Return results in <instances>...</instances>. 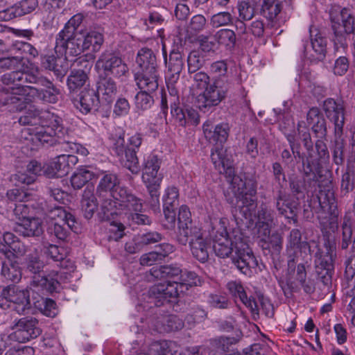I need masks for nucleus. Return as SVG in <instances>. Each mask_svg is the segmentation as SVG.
<instances>
[{
	"instance_id": "nucleus-2",
	"label": "nucleus",
	"mask_w": 355,
	"mask_h": 355,
	"mask_svg": "<svg viewBox=\"0 0 355 355\" xmlns=\"http://www.w3.org/2000/svg\"><path fill=\"white\" fill-rule=\"evenodd\" d=\"M37 75L24 73L14 69L3 74L1 80L4 85H15V87L5 88L0 94V106H5L10 112L21 111L26 107L27 97L25 83H33Z\"/></svg>"
},
{
	"instance_id": "nucleus-42",
	"label": "nucleus",
	"mask_w": 355,
	"mask_h": 355,
	"mask_svg": "<svg viewBox=\"0 0 355 355\" xmlns=\"http://www.w3.org/2000/svg\"><path fill=\"white\" fill-rule=\"evenodd\" d=\"M160 163L161 162L157 155H151L148 157L142 175L144 182H151L157 178H162L161 176L157 175Z\"/></svg>"
},
{
	"instance_id": "nucleus-28",
	"label": "nucleus",
	"mask_w": 355,
	"mask_h": 355,
	"mask_svg": "<svg viewBox=\"0 0 355 355\" xmlns=\"http://www.w3.org/2000/svg\"><path fill=\"white\" fill-rule=\"evenodd\" d=\"M15 231L24 236H39L43 232L41 220L37 218H28L18 222Z\"/></svg>"
},
{
	"instance_id": "nucleus-44",
	"label": "nucleus",
	"mask_w": 355,
	"mask_h": 355,
	"mask_svg": "<svg viewBox=\"0 0 355 355\" xmlns=\"http://www.w3.org/2000/svg\"><path fill=\"white\" fill-rule=\"evenodd\" d=\"M282 10L281 3L278 0H263L260 13L270 21H274Z\"/></svg>"
},
{
	"instance_id": "nucleus-10",
	"label": "nucleus",
	"mask_w": 355,
	"mask_h": 355,
	"mask_svg": "<svg viewBox=\"0 0 355 355\" xmlns=\"http://www.w3.org/2000/svg\"><path fill=\"white\" fill-rule=\"evenodd\" d=\"M230 85L224 77L215 79L213 84L198 95V107L200 110L206 112L207 109L218 105L226 97Z\"/></svg>"
},
{
	"instance_id": "nucleus-64",
	"label": "nucleus",
	"mask_w": 355,
	"mask_h": 355,
	"mask_svg": "<svg viewBox=\"0 0 355 355\" xmlns=\"http://www.w3.org/2000/svg\"><path fill=\"white\" fill-rule=\"evenodd\" d=\"M49 233L54 236L57 239L66 241L70 232L69 228L65 226V223H55L49 228Z\"/></svg>"
},
{
	"instance_id": "nucleus-60",
	"label": "nucleus",
	"mask_w": 355,
	"mask_h": 355,
	"mask_svg": "<svg viewBox=\"0 0 355 355\" xmlns=\"http://www.w3.org/2000/svg\"><path fill=\"white\" fill-rule=\"evenodd\" d=\"M42 303L39 300L33 302V304L43 311L48 317L53 318L57 314L56 304L55 301L49 298H41Z\"/></svg>"
},
{
	"instance_id": "nucleus-58",
	"label": "nucleus",
	"mask_w": 355,
	"mask_h": 355,
	"mask_svg": "<svg viewBox=\"0 0 355 355\" xmlns=\"http://www.w3.org/2000/svg\"><path fill=\"white\" fill-rule=\"evenodd\" d=\"M24 64V58L22 55L0 58V68L3 69H17Z\"/></svg>"
},
{
	"instance_id": "nucleus-23",
	"label": "nucleus",
	"mask_w": 355,
	"mask_h": 355,
	"mask_svg": "<svg viewBox=\"0 0 355 355\" xmlns=\"http://www.w3.org/2000/svg\"><path fill=\"white\" fill-rule=\"evenodd\" d=\"M29 99L27 98L26 103H28ZM24 114L19 116V123L22 125H42L48 120L55 118V115L48 111H40L34 106L30 105L28 108L26 107Z\"/></svg>"
},
{
	"instance_id": "nucleus-3",
	"label": "nucleus",
	"mask_w": 355,
	"mask_h": 355,
	"mask_svg": "<svg viewBox=\"0 0 355 355\" xmlns=\"http://www.w3.org/2000/svg\"><path fill=\"white\" fill-rule=\"evenodd\" d=\"M197 278L198 275L194 272H182L178 281H168L153 286L149 290V295L155 300L157 306L175 302L189 288L196 285Z\"/></svg>"
},
{
	"instance_id": "nucleus-20",
	"label": "nucleus",
	"mask_w": 355,
	"mask_h": 355,
	"mask_svg": "<svg viewBox=\"0 0 355 355\" xmlns=\"http://www.w3.org/2000/svg\"><path fill=\"white\" fill-rule=\"evenodd\" d=\"M113 198L116 200L119 210L123 211V214L143 210L142 200L125 187L119 188L116 191H114Z\"/></svg>"
},
{
	"instance_id": "nucleus-45",
	"label": "nucleus",
	"mask_w": 355,
	"mask_h": 355,
	"mask_svg": "<svg viewBox=\"0 0 355 355\" xmlns=\"http://www.w3.org/2000/svg\"><path fill=\"white\" fill-rule=\"evenodd\" d=\"M40 205L44 215L46 218L50 220L61 218L62 220L64 216H67V211L60 204L44 201Z\"/></svg>"
},
{
	"instance_id": "nucleus-13",
	"label": "nucleus",
	"mask_w": 355,
	"mask_h": 355,
	"mask_svg": "<svg viewBox=\"0 0 355 355\" xmlns=\"http://www.w3.org/2000/svg\"><path fill=\"white\" fill-rule=\"evenodd\" d=\"M81 32H60L55 39V51L58 55L66 58L77 56L84 51Z\"/></svg>"
},
{
	"instance_id": "nucleus-50",
	"label": "nucleus",
	"mask_w": 355,
	"mask_h": 355,
	"mask_svg": "<svg viewBox=\"0 0 355 355\" xmlns=\"http://www.w3.org/2000/svg\"><path fill=\"white\" fill-rule=\"evenodd\" d=\"M282 237L278 233H273L270 236L261 239L262 248L264 250H268L272 254H278L282 248Z\"/></svg>"
},
{
	"instance_id": "nucleus-37",
	"label": "nucleus",
	"mask_w": 355,
	"mask_h": 355,
	"mask_svg": "<svg viewBox=\"0 0 355 355\" xmlns=\"http://www.w3.org/2000/svg\"><path fill=\"white\" fill-rule=\"evenodd\" d=\"M204 233L202 230L193 224L178 227L177 241L182 245L187 243L191 244V241L198 239Z\"/></svg>"
},
{
	"instance_id": "nucleus-38",
	"label": "nucleus",
	"mask_w": 355,
	"mask_h": 355,
	"mask_svg": "<svg viewBox=\"0 0 355 355\" xmlns=\"http://www.w3.org/2000/svg\"><path fill=\"white\" fill-rule=\"evenodd\" d=\"M226 150L223 145H215L211 150V159L215 168L220 173L231 171V162L225 155Z\"/></svg>"
},
{
	"instance_id": "nucleus-7",
	"label": "nucleus",
	"mask_w": 355,
	"mask_h": 355,
	"mask_svg": "<svg viewBox=\"0 0 355 355\" xmlns=\"http://www.w3.org/2000/svg\"><path fill=\"white\" fill-rule=\"evenodd\" d=\"M40 128H37L35 132L31 133L33 137L31 139L42 146H51L58 144L61 150L70 153L78 149L77 144L69 141H58L60 135H62V127L60 123L59 118L55 116V118L48 120L41 125Z\"/></svg>"
},
{
	"instance_id": "nucleus-9",
	"label": "nucleus",
	"mask_w": 355,
	"mask_h": 355,
	"mask_svg": "<svg viewBox=\"0 0 355 355\" xmlns=\"http://www.w3.org/2000/svg\"><path fill=\"white\" fill-rule=\"evenodd\" d=\"M230 85L224 77L215 79L213 84L198 95V107L200 110L206 112L207 109L218 105L226 97Z\"/></svg>"
},
{
	"instance_id": "nucleus-26",
	"label": "nucleus",
	"mask_w": 355,
	"mask_h": 355,
	"mask_svg": "<svg viewBox=\"0 0 355 355\" xmlns=\"http://www.w3.org/2000/svg\"><path fill=\"white\" fill-rule=\"evenodd\" d=\"M203 132L205 138L210 143L223 145L228 138L230 127L227 123H223L213 128L211 124L206 123L203 125Z\"/></svg>"
},
{
	"instance_id": "nucleus-39",
	"label": "nucleus",
	"mask_w": 355,
	"mask_h": 355,
	"mask_svg": "<svg viewBox=\"0 0 355 355\" xmlns=\"http://www.w3.org/2000/svg\"><path fill=\"white\" fill-rule=\"evenodd\" d=\"M81 39L85 51L92 47L93 51L97 52L104 42L103 33L95 30L81 32Z\"/></svg>"
},
{
	"instance_id": "nucleus-16",
	"label": "nucleus",
	"mask_w": 355,
	"mask_h": 355,
	"mask_svg": "<svg viewBox=\"0 0 355 355\" xmlns=\"http://www.w3.org/2000/svg\"><path fill=\"white\" fill-rule=\"evenodd\" d=\"M75 63L83 68L72 69L67 78V85L71 98L86 85L89 79L88 73L92 67V62L83 58L76 60Z\"/></svg>"
},
{
	"instance_id": "nucleus-61",
	"label": "nucleus",
	"mask_w": 355,
	"mask_h": 355,
	"mask_svg": "<svg viewBox=\"0 0 355 355\" xmlns=\"http://www.w3.org/2000/svg\"><path fill=\"white\" fill-rule=\"evenodd\" d=\"M342 241L341 247L343 249H347L349 244L354 241L352 237V229L351 219L345 216L342 224Z\"/></svg>"
},
{
	"instance_id": "nucleus-14",
	"label": "nucleus",
	"mask_w": 355,
	"mask_h": 355,
	"mask_svg": "<svg viewBox=\"0 0 355 355\" xmlns=\"http://www.w3.org/2000/svg\"><path fill=\"white\" fill-rule=\"evenodd\" d=\"M227 201L232 205V213L235 220L243 221V219L254 220L257 203L253 195H241L231 197L228 193L225 195Z\"/></svg>"
},
{
	"instance_id": "nucleus-25",
	"label": "nucleus",
	"mask_w": 355,
	"mask_h": 355,
	"mask_svg": "<svg viewBox=\"0 0 355 355\" xmlns=\"http://www.w3.org/2000/svg\"><path fill=\"white\" fill-rule=\"evenodd\" d=\"M96 87L103 102L107 105L113 102L117 94V85L112 77L99 75Z\"/></svg>"
},
{
	"instance_id": "nucleus-35",
	"label": "nucleus",
	"mask_w": 355,
	"mask_h": 355,
	"mask_svg": "<svg viewBox=\"0 0 355 355\" xmlns=\"http://www.w3.org/2000/svg\"><path fill=\"white\" fill-rule=\"evenodd\" d=\"M44 254L55 261L60 262V266L69 271L74 270V265L69 259H66L67 252L64 248L50 244L44 248Z\"/></svg>"
},
{
	"instance_id": "nucleus-41",
	"label": "nucleus",
	"mask_w": 355,
	"mask_h": 355,
	"mask_svg": "<svg viewBox=\"0 0 355 355\" xmlns=\"http://www.w3.org/2000/svg\"><path fill=\"white\" fill-rule=\"evenodd\" d=\"M311 47L313 53L310 55L311 58L314 60H322L327 53V39L321 33H316L313 36V31L311 30Z\"/></svg>"
},
{
	"instance_id": "nucleus-29",
	"label": "nucleus",
	"mask_w": 355,
	"mask_h": 355,
	"mask_svg": "<svg viewBox=\"0 0 355 355\" xmlns=\"http://www.w3.org/2000/svg\"><path fill=\"white\" fill-rule=\"evenodd\" d=\"M168 64L169 84L177 83L184 67L182 54L178 49H173L170 54Z\"/></svg>"
},
{
	"instance_id": "nucleus-27",
	"label": "nucleus",
	"mask_w": 355,
	"mask_h": 355,
	"mask_svg": "<svg viewBox=\"0 0 355 355\" xmlns=\"http://www.w3.org/2000/svg\"><path fill=\"white\" fill-rule=\"evenodd\" d=\"M230 191H227L225 195L228 193L231 197H236L241 195H254L256 193L255 182L250 179H243L241 177L234 175L232 180Z\"/></svg>"
},
{
	"instance_id": "nucleus-48",
	"label": "nucleus",
	"mask_w": 355,
	"mask_h": 355,
	"mask_svg": "<svg viewBox=\"0 0 355 355\" xmlns=\"http://www.w3.org/2000/svg\"><path fill=\"white\" fill-rule=\"evenodd\" d=\"M123 220L129 226L150 225L152 223L150 218L140 211L125 212Z\"/></svg>"
},
{
	"instance_id": "nucleus-52",
	"label": "nucleus",
	"mask_w": 355,
	"mask_h": 355,
	"mask_svg": "<svg viewBox=\"0 0 355 355\" xmlns=\"http://www.w3.org/2000/svg\"><path fill=\"white\" fill-rule=\"evenodd\" d=\"M37 6V0H21L12 6V10L18 17L32 12Z\"/></svg>"
},
{
	"instance_id": "nucleus-47",
	"label": "nucleus",
	"mask_w": 355,
	"mask_h": 355,
	"mask_svg": "<svg viewBox=\"0 0 355 355\" xmlns=\"http://www.w3.org/2000/svg\"><path fill=\"white\" fill-rule=\"evenodd\" d=\"M1 275L7 280L17 283L21 278V272L18 263L10 261L2 264Z\"/></svg>"
},
{
	"instance_id": "nucleus-51",
	"label": "nucleus",
	"mask_w": 355,
	"mask_h": 355,
	"mask_svg": "<svg viewBox=\"0 0 355 355\" xmlns=\"http://www.w3.org/2000/svg\"><path fill=\"white\" fill-rule=\"evenodd\" d=\"M187 71L189 74L194 73L200 69L205 63L204 57L198 51H191L187 59Z\"/></svg>"
},
{
	"instance_id": "nucleus-30",
	"label": "nucleus",
	"mask_w": 355,
	"mask_h": 355,
	"mask_svg": "<svg viewBox=\"0 0 355 355\" xmlns=\"http://www.w3.org/2000/svg\"><path fill=\"white\" fill-rule=\"evenodd\" d=\"M276 208L279 214L289 220V222L297 223L296 206L289 201L287 195L282 191L277 193Z\"/></svg>"
},
{
	"instance_id": "nucleus-1",
	"label": "nucleus",
	"mask_w": 355,
	"mask_h": 355,
	"mask_svg": "<svg viewBox=\"0 0 355 355\" xmlns=\"http://www.w3.org/2000/svg\"><path fill=\"white\" fill-rule=\"evenodd\" d=\"M213 250L221 258L231 254L234 265L245 275L258 266L257 259L239 230H234L231 233L227 232L225 228L217 230L214 238Z\"/></svg>"
},
{
	"instance_id": "nucleus-55",
	"label": "nucleus",
	"mask_w": 355,
	"mask_h": 355,
	"mask_svg": "<svg viewBox=\"0 0 355 355\" xmlns=\"http://www.w3.org/2000/svg\"><path fill=\"white\" fill-rule=\"evenodd\" d=\"M106 196L101 206L103 218L106 220H110L113 216L117 215L119 214L118 211H120L116 200Z\"/></svg>"
},
{
	"instance_id": "nucleus-56",
	"label": "nucleus",
	"mask_w": 355,
	"mask_h": 355,
	"mask_svg": "<svg viewBox=\"0 0 355 355\" xmlns=\"http://www.w3.org/2000/svg\"><path fill=\"white\" fill-rule=\"evenodd\" d=\"M151 92L147 89H141L137 93L135 96V105L137 109L146 110L151 107L154 102L153 96L149 94Z\"/></svg>"
},
{
	"instance_id": "nucleus-32",
	"label": "nucleus",
	"mask_w": 355,
	"mask_h": 355,
	"mask_svg": "<svg viewBox=\"0 0 355 355\" xmlns=\"http://www.w3.org/2000/svg\"><path fill=\"white\" fill-rule=\"evenodd\" d=\"M119 180L116 175L113 173L105 174L100 180L96 189V194L99 197L109 196L113 198L114 191H116L119 187Z\"/></svg>"
},
{
	"instance_id": "nucleus-63",
	"label": "nucleus",
	"mask_w": 355,
	"mask_h": 355,
	"mask_svg": "<svg viewBox=\"0 0 355 355\" xmlns=\"http://www.w3.org/2000/svg\"><path fill=\"white\" fill-rule=\"evenodd\" d=\"M297 130L300 138L307 150L309 157L313 158V145L309 130L305 127H302V123H300Z\"/></svg>"
},
{
	"instance_id": "nucleus-6",
	"label": "nucleus",
	"mask_w": 355,
	"mask_h": 355,
	"mask_svg": "<svg viewBox=\"0 0 355 355\" xmlns=\"http://www.w3.org/2000/svg\"><path fill=\"white\" fill-rule=\"evenodd\" d=\"M141 142L142 138L139 134L132 135L126 141L123 136L120 135L114 140L112 147L121 164L134 174H137L140 171L137 151Z\"/></svg>"
},
{
	"instance_id": "nucleus-12",
	"label": "nucleus",
	"mask_w": 355,
	"mask_h": 355,
	"mask_svg": "<svg viewBox=\"0 0 355 355\" xmlns=\"http://www.w3.org/2000/svg\"><path fill=\"white\" fill-rule=\"evenodd\" d=\"M11 304L18 306L15 307L17 312H24L26 309H30L33 302L30 299L28 289H20L15 286H8L0 288V306L2 309H8Z\"/></svg>"
},
{
	"instance_id": "nucleus-62",
	"label": "nucleus",
	"mask_w": 355,
	"mask_h": 355,
	"mask_svg": "<svg viewBox=\"0 0 355 355\" xmlns=\"http://www.w3.org/2000/svg\"><path fill=\"white\" fill-rule=\"evenodd\" d=\"M179 191L175 187H169L166 189L163 196V207L177 208L179 205Z\"/></svg>"
},
{
	"instance_id": "nucleus-21",
	"label": "nucleus",
	"mask_w": 355,
	"mask_h": 355,
	"mask_svg": "<svg viewBox=\"0 0 355 355\" xmlns=\"http://www.w3.org/2000/svg\"><path fill=\"white\" fill-rule=\"evenodd\" d=\"M99 96L94 89L85 87L80 92L78 98L73 96L71 99L80 112L87 114L92 111L98 110L101 105Z\"/></svg>"
},
{
	"instance_id": "nucleus-19",
	"label": "nucleus",
	"mask_w": 355,
	"mask_h": 355,
	"mask_svg": "<svg viewBox=\"0 0 355 355\" xmlns=\"http://www.w3.org/2000/svg\"><path fill=\"white\" fill-rule=\"evenodd\" d=\"M317 198L321 209L329 214V227L334 231L338 227V211L334 191L329 188L320 190Z\"/></svg>"
},
{
	"instance_id": "nucleus-24",
	"label": "nucleus",
	"mask_w": 355,
	"mask_h": 355,
	"mask_svg": "<svg viewBox=\"0 0 355 355\" xmlns=\"http://www.w3.org/2000/svg\"><path fill=\"white\" fill-rule=\"evenodd\" d=\"M306 121L316 137L326 139L327 121L318 108L312 107L309 110L306 114Z\"/></svg>"
},
{
	"instance_id": "nucleus-31",
	"label": "nucleus",
	"mask_w": 355,
	"mask_h": 355,
	"mask_svg": "<svg viewBox=\"0 0 355 355\" xmlns=\"http://www.w3.org/2000/svg\"><path fill=\"white\" fill-rule=\"evenodd\" d=\"M94 192V186L87 184L83 193L81 210L86 219L92 218L97 210L98 202Z\"/></svg>"
},
{
	"instance_id": "nucleus-57",
	"label": "nucleus",
	"mask_w": 355,
	"mask_h": 355,
	"mask_svg": "<svg viewBox=\"0 0 355 355\" xmlns=\"http://www.w3.org/2000/svg\"><path fill=\"white\" fill-rule=\"evenodd\" d=\"M173 344L166 340L153 342L149 346L148 355H168Z\"/></svg>"
},
{
	"instance_id": "nucleus-36",
	"label": "nucleus",
	"mask_w": 355,
	"mask_h": 355,
	"mask_svg": "<svg viewBox=\"0 0 355 355\" xmlns=\"http://www.w3.org/2000/svg\"><path fill=\"white\" fill-rule=\"evenodd\" d=\"M193 257L201 263L206 262L209 259L210 243L204 234L189 244Z\"/></svg>"
},
{
	"instance_id": "nucleus-4",
	"label": "nucleus",
	"mask_w": 355,
	"mask_h": 355,
	"mask_svg": "<svg viewBox=\"0 0 355 355\" xmlns=\"http://www.w3.org/2000/svg\"><path fill=\"white\" fill-rule=\"evenodd\" d=\"M323 109L328 119L334 124L335 138L331 147L333 158L337 165L344 162L345 141L342 137L345 124V106L342 101L327 98L324 101Z\"/></svg>"
},
{
	"instance_id": "nucleus-5",
	"label": "nucleus",
	"mask_w": 355,
	"mask_h": 355,
	"mask_svg": "<svg viewBox=\"0 0 355 355\" xmlns=\"http://www.w3.org/2000/svg\"><path fill=\"white\" fill-rule=\"evenodd\" d=\"M136 62L140 68L136 75L138 87L141 89L155 92L159 86V74L153 51L146 47L141 49L137 53Z\"/></svg>"
},
{
	"instance_id": "nucleus-33",
	"label": "nucleus",
	"mask_w": 355,
	"mask_h": 355,
	"mask_svg": "<svg viewBox=\"0 0 355 355\" xmlns=\"http://www.w3.org/2000/svg\"><path fill=\"white\" fill-rule=\"evenodd\" d=\"M290 189L293 195H304L307 193H313L316 191V189L319 184H316V182L311 181L310 178L305 177H293L289 180Z\"/></svg>"
},
{
	"instance_id": "nucleus-40",
	"label": "nucleus",
	"mask_w": 355,
	"mask_h": 355,
	"mask_svg": "<svg viewBox=\"0 0 355 355\" xmlns=\"http://www.w3.org/2000/svg\"><path fill=\"white\" fill-rule=\"evenodd\" d=\"M260 0H241L238 2L239 17L241 20H251L259 10Z\"/></svg>"
},
{
	"instance_id": "nucleus-43",
	"label": "nucleus",
	"mask_w": 355,
	"mask_h": 355,
	"mask_svg": "<svg viewBox=\"0 0 355 355\" xmlns=\"http://www.w3.org/2000/svg\"><path fill=\"white\" fill-rule=\"evenodd\" d=\"M345 264V277L354 284L349 293L352 299L348 304L347 309L354 312L355 311V252L346 261Z\"/></svg>"
},
{
	"instance_id": "nucleus-15",
	"label": "nucleus",
	"mask_w": 355,
	"mask_h": 355,
	"mask_svg": "<svg viewBox=\"0 0 355 355\" xmlns=\"http://www.w3.org/2000/svg\"><path fill=\"white\" fill-rule=\"evenodd\" d=\"M11 329L14 336L17 338V342L21 343L36 338L42 333L38 320L33 316H26L15 320Z\"/></svg>"
},
{
	"instance_id": "nucleus-8",
	"label": "nucleus",
	"mask_w": 355,
	"mask_h": 355,
	"mask_svg": "<svg viewBox=\"0 0 355 355\" xmlns=\"http://www.w3.org/2000/svg\"><path fill=\"white\" fill-rule=\"evenodd\" d=\"M26 271L32 275L31 288L37 292L53 293L56 292L59 284L57 279L49 280L43 272L44 261L37 250L28 254L26 257Z\"/></svg>"
},
{
	"instance_id": "nucleus-11",
	"label": "nucleus",
	"mask_w": 355,
	"mask_h": 355,
	"mask_svg": "<svg viewBox=\"0 0 355 355\" xmlns=\"http://www.w3.org/2000/svg\"><path fill=\"white\" fill-rule=\"evenodd\" d=\"M96 68L102 70L101 76L120 78L126 76L129 69L122 58L116 53L105 51L101 54L96 62Z\"/></svg>"
},
{
	"instance_id": "nucleus-54",
	"label": "nucleus",
	"mask_w": 355,
	"mask_h": 355,
	"mask_svg": "<svg viewBox=\"0 0 355 355\" xmlns=\"http://www.w3.org/2000/svg\"><path fill=\"white\" fill-rule=\"evenodd\" d=\"M233 15L227 11L219 12L213 15L210 18V25L215 28L232 24Z\"/></svg>"
},
{
	"instance_id": "nucleus-18",
	"label": "nucleus",
	"mask_w": 355,
	"mask_h": 355,
	"mask_svg": "<svg viewBox=\"0 0 355 355\" xmlns=\"http://www.w3.org/2000/svg\"><path fill=\"white\" fill-rule=\"evenodd\" d=\"M78 157L73 155H58L45 166L44 174L50 178L61 177L67 174L69 169L78 162Z\"/></svg>"
},
{
	"instance_id": "nucleus-17",
	"label": "nucleus",
	"mask_w": 355,
	"mask_h": 355,
	"mask_svg": "<svg viewBox=\"0 0 355 355\" xmlns=\"http://www.w3.org/2000/svg\"><path fill=\"white\" fill-rule=\"evenodd\" d=\"M324 249L319 248L315 253V272L323 282L329 281L333 268V254L334 243L328 240L324 243Z\"/></svg>"
},
{
	"instance_id": "nucleus-22",
	"label": "nucleus",
	"mask_w": 355,
	"mask_h": 355,
	"mask_svg": "<svg viewBox=\"0 0 355 355\" xmlns=\"http://www.w3.org/2000/svg\"><path fill=\"white\" fill-rule=\"evenodd\" d=\"M33 83L44 87L39 89L33 87H29L33 96L36 95L40 100L49 103H55L58 101V95L60 94V91L51 81L44 76H36L35 81H33Z\"/></svg>"
},
{
	"instance_id": "nucleus-53",
	"label": "nucleus",
	"mask_w": 355,
	"mask_h": 355,
	"mask_svg": "<svg viewBox=\"0 0 355 355\" xmlns=\"http://www.w3.org/2000/svg\"><path fill=\"white\" fill-rule=\"evenodd\" d=\"M162 178H157L151 182H145L150 195L149 204L150 207L155 210L159 207V189Z\"/></svg>"
},
{
	"instance_id": "nucleus-49",
	"label": "nucleus",
	"mask_w": 355,
	"mask_h": 355,
	"mask_svg": "<svg viewBox=\"0 0 355 355\" xmlns=\"http://www.w3.org/2000/svg\"><path fill=\"white\" fill-rule=\"evenodd\" d=\"M214 39L218 44L223 45L228 49H232L236 44V34L230 29H220L214 35Z\"/></svg>"
},
{
	"instance_id": "nucleus-59",
	"label": "nucleus",
	"mask_w": 355,
	"mask_h": 355,
	"mask_svg": "<svg viewBox=\"0 0 355 355\" xmlns=\"http://www.w3.org/2000/svg\"><path fill=\"white\" fill-rule=\"evenodd\" d=\"M302 234L300 230L293 229L288 238V244L292 248H300L301 250H308L310 252V246L307 242H302Z\"/></svg>"
},
{
	"instance_id": "nucleus-34",
	"label": "nucleus",
	"mask_w": 355,
	"mask_h": 355,
	"mask_svg": "<svg viewBox=\"0 0 355 355\" xmlns=\"http://www.w3.org/2000/svg\"><path fill=\"white\" fill-rule=\"evenodd\" d=\"M230 293L235 298H239L252 312H258V306L254 300L248 298L240 282L232 281L227 284Z\"/></svg>"
},
{
	"instance_id": "nucleus-46",
	"label": "nucleus",
	"mask_w": 355,
	"mask_h": 355,
	"mask_svg": "<svg viewBox=\"0 0 355 355\" xmlns=\"http://www.w3.org/2000/svg\"><path fill=\"white\" fill-rule=\"evenodd\" d=\"M94 177V173L85 168L77 170L71 177V184L74 189H80L85 185L90 184L89 182Z\"/></svg>"
}]
</instances>
